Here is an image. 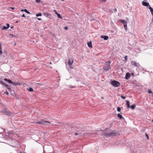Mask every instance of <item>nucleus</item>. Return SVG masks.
Returning a JSON list of instances; mask_svg holds the SVG:
<instances>
[{
	"mask_svg": "<svg viewBox=\"0 0 153 153\" xmlns=\"http://www.w3.org/2000/svg\"><path fill=\"white\" fill-rule=\"evenodd\" d=\"M10 8L13 10V9H14V7H10Z\"/></svg>",
	"mask_w": 153,
	"mask_h": 153,
	"instance_id": "79ce46f5",
	"label": "nucleus"
},
{
	"mask_svg": "<svg viewBox=\"0 0 153 153\" xmlns=\"http://www.w3.org/2000/svg\"><path fill=\"white\" fill-rule=\"evenodd\" d=\"M120 21L122 23L125 29L126 30H127V23L124 20H120Z\"/></svg>",
	"mask_w": 153,
	"mask_h": 153,
	"instance_id": "20e7f679",
	"label": "nucleus"
},
{
	"mask_svg": "<svg viewBox=\"0 0 153 153\" xmlns=\"http://www.w3.org/2000/svg\"><path fill=\"white\" fill-rule=\"evenodd\" d=\"M5 87L8 89L9 91L11 90V89L9 85H7Z\"/></svg>",
	"mask_w": 153,
	"mask_h": 153,
	"instance_id": "5701e85b",
	"label": "nucleus"
},
{
	"mask_svg": "<svg viewBox=\"0 0 153 153\" xmlns=\"http://www.w3.org/2000/svg\"><path fill=\"white\" fill-rule=\"evenodd\" d=\"M61 0V1H64V0Z\"/></svg>",
	"mask_w": 153,
	"mask_h": 153,
	"instance_id": "5fc2aeb1",
	"label": "nucleus"
},
{
	"mask_svg": "<svg viewBox=\"0 0 153 153\" xmlns=\"http://www.w3.org/2000/svg\"><path fill=\"white\" fill-rule=\"evenodd\" d=\"M104 69L105 71H108L110 69V67L109 64H107L104 67Z\"/></svg>",
	"mask_w": 153,
	"mask_h": 153,
	"instance_id": "1a4fd4ad",
	"label": "nucleus"
},
{
	"mask_svg": "<svg viewBox=\"0 0 153 153\" xmlns=\"http://www.w3.org/2000/svg\"><path fill=\"white\" fill-rule=\"evenodd\" d=\"M130 77V74L128 73H127L126 74L125 76V79H128Z\"/></svg>",
	"mask_w": 153,
	"mask_h": 153,
	"instance_id": "f8f14e48",
	"label": "nucleus"
},
{
	"mask_svg": "<svg viewBox=\"0 0 153 153\" xmlns=\"http://www.w3.org/2000/svg\"><path fill=\"white\" fill-rule=\"evenodd\" d=\"M21 153H26L25 152H24L23 153L21 152Z\"/></svg>",
	"mask_w": 153,
	"mask_h": 153,
	"instance_id": "09e8293b",
	"label": "nucleus"
},
{
	"mask_svg": "<svg viewBox=\"0 0 153 153\" xmlns=\"http://www.w3.org/2000/svg\"><path fill=\"white\" fill-rule=\"evenodd\" d=\"M80 134V133H75V134H74L75 135H79Z\"/></svg>",
	"mask_w": 153,
	"mask_h": 153,
	"instance_id": "c9c22d12",
	"label": "nucleus"
},
{
	"mask_svg": "<svg viewBox=\"0 0 153 153\" xmlns=\"http://www.w3.org/2000/svg\"><path fill=\"white\" fill-rule=\"evenodd\" d=\"M148 92L149 93H150V94H152V93H153L152 92V91L151 90H149L148 91Z\"/></svg>",
	"mask_w": 153,
	"mask_h": 153,
	"instance_id": "2f4dec72",
	"label": "nucleus"
},
{
	"mask_svg": "<svg viewBox=\"0 0 153 153\" xmlns=\"http://www.w3.org/2000/svg\"><path fill=\"white\" fill-rule=\"evenodd\" d=\"M111 85L115 87H117L120 86V83L118 81L114 80L111 82Z\"/></svg>",
	"mask_w": 153,
	"mask_h": 153,
	"instance_id": "f03ea898",
	"label": "nucleus"
},
{
	"mask_svg": "<svg viewBox=\"0 0 153 153\" xmlns=\"http://www.w3.org/2000/svg\"><path fill=\"white\" fill-rule=\"evenodd\" d=\"M7 29H8V28L6 26H4L2 28V30H6Z\"/></svg>",
	"mask_w": 153,
	"mask_h": 153,
	"instance_id": "cd10ccee",
	"label": "nucleus"
},
{
	"mask_svg": "<svg viewBox=\"0 0 153 153\" xmlns=\"http://www.w3.org/2000/svg\"><path fill=\"white\" fill-rule=\"evenodd\" d=\"M131 74H132V75H133V73H132Z\"/></svg>",
	"mask_w": 153,
	"mask_h": 153,
	"instance_id": "3c124183",
	"label": "nucleus"
},
{
	"mask_svg": "<svg viewBox=\"0 0 153 153\" xmlns=\"http://www.w3.org/2000/svg\"><path fill=\"white\" fill-rule=\"evenodd\" d=\"M109 64H110V61L109 62Z\"/></svg>",
	"mask_w": 153,
	"mask_h": 153,
	"instance_id": "864d4df0",
	"label": "nucleus"
},
{
	"mask_svg": "<svg viewBox=\"0 0 153 153\" xmlns=\"http://www.w3.org/2000/svg\"><path fill=\"white\" fill-rule=\"evenodd\" d=\"M101 38L102 39H103L104 40H107L108 38V37L107 36L103 35L101 36Z\"/></svg>",
	"mask_w": 153,
	"mask_h": 153,
	"instance_id": "9b49d317",
	"label": "nucleus"
},
{
	"mask_svg": "<svg viewBox=\"0 0 153 153\" xmlns=\"http://www.w3.org/2000/svg\"><path fill=\"white\" fill-rule=\"evenodd\" d=\"M56 14L59 18L62 19V17L60 14L58 13L57 12H56Z\"/></svg>",
	"mask_w": 153,
	"mask_h": 153,
	"instance_id": "412c9836",
	"label": "nucleus"
},
{
	"mask_svg": "<svg viewBox=\"0 0 153 153\" xmlns=\"http://www.w3.org/2000/svg\"><path fill=\"white\" fill-rule=\"evenodd\" d=\"M117 111L118 112H120L121 111V108L120 107H118L117 108Z\"/></svg>",
	"mask_w": 153,
	"mask_h": 153,
	"instance_id": "c85d7f7f",
	"label": "nucleus"
},
{
	"mask_svg": "<svg viewBox=\"0 0 153 153\" xmlns=\"http://www.w3.org/2000/svg\"><path fill=\"white\" fill-rule=\"evenodd\" d=\"M4 94H6L7 95H9V93L7 91H5L4 93Z\"/></svg>",
	"mask_w": 153,
	"mask_h": 153,
	"instance_id": "c756f323",
	"label": "nucleus"
},
{
	"mask_svg": "<svg viewBox=\"0 0 153 153\" xmlns=\"http://www.w3.org/2000/svg\"><path fill=\"white\" fill-rule=\"evenodd\" d=\"M43 14L44 16H45L47 17L48 18H50L51 17V14L48 13H43Z\"/></svg>",
	"mask_w": 153,
	"mask_h": 153,
	"instance_id": "9d476101",
	"label": "nucleus"
},
{
	"mask_svg": "<svg viewBox=\"0 0 153 153\" xmlns=\"http://www.w3.org/2000/svg\"><path fill=\"white\" fill-rule=\"evenodd\" d=\"M116 12L117 11V9L116 8H115L114 9H113Z\"/></svg>",
	"mask_w": 153,
	"mask_h": 153,
	"instance_id": "4c0bfd02",
	"label": "nucleus"
},
{
	"mask_svg": "<svg viewBox=\"0 0 153 153\" xmlns=\"http://www.w3.org/2000/svg\"><path fill=\"white\" fill-rule=\"evenodd\" d=\"M124 59L125 61L127 60V56H125Z\"/></svg>",
	"mask_w": 153,
	"mask_h": 153,
	"instance_id": "72a5a7b5",
	"label": "nucleus"
},
{
	"mask_svg": "<svg viewBox=\"0 0 153 153\" xmlns=\"http://www.w3.org/2000/svg\"><path fill=\"white\" fill-rule=\"evenodd\" d=\"M74 62L73 59L72 58H69L68 61V64L70 66V67L71 68V66L72 65V64Z\"/></svg>",
	"mask_w": 153,
	"mask_h": 153,
	"instance_id": "0eeeda50",
	"label": "nucleus"
},
{
	"mask_svg": "<svg viewBox=\"0 0 153 153\" xmlns=\"http://www.w3.org/2000/svg\"><path fill=\"white\" fill-rule=\"evenodd\" d=\"M3 112L4 113H5V114H6V115L8 116H10L11 115V112L7 110V109H5L4 110Z\"/></svg>",
	"mask_w": 153,
	"mask_h": 153,
	"instance_id": "423d86ee",
	"label": "nucleus"
},
{
	"mask_svg": "<svg viewBox=\"0 0 153 153\" xmlns=\"http://www.w3.org/2000/svg\"><path fill=\"white\" fill-rule=\"evenodd\" d=\"M117 116L118 117H119L120 119H123L124 120V118L123 117V116L120 115L119 113H118L117 114Z\"/></svg>",
	"mask_w": 153,
	"mask_h": 153,
	"instance_id": "4468645a",
	"label": "nucleus"
},
{
	"mask_svg": "<svg viewBox=\"0 0 153 153\" xmlns=\"http://www.w3.org/2000/svg\"><path fill=\"white\" fill-rule=\"evenodd\" d=\"M2 53V48H1V44L0 42V54H1Z\"/></svg>",
	"mask_w": 153,
	"mask_h": 153,
	"instance_id": "a878e982",
	"label": "nucleus"
},
{
	"mask_svg": "<svg viewBox=\"0 0 153 153\" xmlns=\"http://www.w3.org/2000/svg\"><path fill=\"white\" fill-rule=\"evenodd\" d=\"M0 84H1L2 85L4 86L5 87L7 85V84L4 83L3 81L1 80L0 81Z\"/></svg>",
	"mask_w": 153,
	"mask_h": 153,
	"instance_id": "6ab92c4d",
	"label": "nucleus"
},
{
	"mask_svg": "<svg viewBox=\"0 0 153 153\" xmlns=\"http://www.w3.org/2000/svg\"><path fill=\"white\" fill-rule=\"evenodd\" d=\"M106 0H102V1H105Z\"/></svg>",
	"mask_w": 153,
	"mask_h": 153,
	"instance_id": "de8ad7c7",
	"label": "nucleus"
},
{
	"mask_svg": "<svg viewBox=\"0 0 153 153\" xmlns=\"http://www.w3.org/2000/svg\"><path fill=\"white\" fill-rule=\"evenodd\" d=\"M152 121L153 122V120H152Z\"/></svg>",
	"mask_w": 153,
	"mask_h": 153,
	"instance_id": "603ef678",
	"label": "nucleus"
},
{
	"mask_svg": "<svg viewBox=\"0 0 153 153\" xmlns=\"http://www.w3.org/2000/svg\"><path fill=\"white\" fill-rule=\"evenodd\" d=\"M126 105H127V107L128 108H129L130 107V105H129V102L128 100H126Z\"/></svg>",
	"mask_w": 153,
	"mask_h": 153,
	"instance_id": "aec40b11",
	"label": "nucleus"
},
{
	"mask_svg": "<svg viewBox=\"0 0 153 153\" xmlns=\"http://www.w3.org/2000/svg\"><path fill=\"white\" fill-rule=\"evenodd\" d=\"M131 63L132 65H134L135 67H138L140 66V64L138 63H137L134 61H132Z\"/></svg>",
	"mask_w": 153,
	"mask_h": 153,
	"instance_id": "39448f33",
	"label": "nucleus"
},
{
	"mask_svg": "<svg viewBox=\"0 0 153 153\" xmlns=\"http://www.w3.org/2000/svg\"><path fill=\"white\" fill-rule=\"evenodd\" d=\"M104 134L110 137H113L115 136H117L118 134V133L115 131H113L110 132L108 133H105Z\"/></svg>",
	"mask_w": 153,
	"mask_h": 153,
	"instance_id": "f257e3e1",
	"label": "nucleus"
},
{
	"mask_svg": "<svg viewBox=\"0 0 153 153\" xmlns=\"http://www.w3.org/2000/svg\"><path fill=\"white\" fill-rule=\"evenodd\" d=\"M98 131V132H100L101 131Z\"/></svg>",
	"mask_w": 153,
	"mask_h": 153,
	"instance_id": "13d9d810",
	"label": "nucleus"
},
{
	"mask_svg": "<svg viewBox=\"0 0 153 153\" xmlns=\"http://www.w3.org/2000/svg\"><path fill=\"white\" fill-rule=\"evenodd\" d=\"M54 12L55 13H56V12H57V11H56V10H54Z\"/></svg>",
	"mask_w": 153,
	"mask_h": 153,
	"instance_id": "c03bdc74",
	"label": "nucleus"
},
{
	"mask_svg": "<svg viewBox=\"0 0 153 153\" xmlns=\"http://www.w3.org/2000/svg\"><path fill=\"white\" fill-rule=\"evenodd\" d=\"M88 45L89 48H92V42L90 41L88 43Z\"/></svg>",
	"mask_w": 153,
	"mask_h": 153,
	"instance_id": "f3484780",
	"label": "nucleus"
},
{
	"mask_svg": "<svg viewBox=\"0 0 153 153\" xmlns=\"http://www.w3.org/2000/svg\"><path fill=\"white\" fill-rule=\"evenodd\" d=\"M50 64H52V63H51V62H50Z\"/></svg>",
	"mask_w": 153,
	"mask_h": 153,
	"instance_id": "8fccbe9b",
	"label": "nucleus"
},
{
	"mask_svg": "<svg viewBox=\"0 0 153 153\" xmlns=\"http://www.w3.org/2000/svg\"><path fill=\"white\" fill-rule=\"evenodd\" d=\"M24 11H25L26 13L29 14H30V12H29L26 9H24Z\"/></svg>",
	"mask_w": 153,
	"mask_h": 153,
	"instance_id": "393cba45",
	"label": "nucleus"
},
{
	"mask_svg": "<svg viewBox=\"0 0 153 153\" xmlns=\"http://www.w3.org/2000/svg\"><path fill=\"white\" fill-rule=\"evenodd\" d=\"M42 16V14L41 13H39L36 14V17L40 16Z\"/></svg>",
	"mask_w": 153,
	"mask_h": 153,
	"instance_id": "bb28decb",
	"label": "nucleus"
},
{
	"mask_svg": "<svg viewBox=\"0 0 153 153\" xmlns=\"http://www.w3.org/2000/svg\"><path fill=\"white\" fill-rule=\"evenodd\" d=\"M33 123L35 124H42L43 125H48V124L50 123V122L47 121L42 120L37 123Z\"/></svg>",
	"mask_w": 153,
	"mask_h": 153,
	"instance_id": "7ed1b4c3",
	"label": "nucleus"
},
{
	"mask_svg": "<svg viewBox=\"0 0 153 153\" xmlns=\"http://www.w3.org/2000/svg\"><path fill=\"white\" fill-rule=\"evenodd\" d=\"M64 29L66 30H68V28L67 27H64Z\"/></svg>",
	"mask_w": 153,
	"mask_h": 153,
	"instance_id": "58836bf2",
	"label": "nucleus"
},
{
	"mask_svg": "<svg viewBox=\"0 0 153 153\" xmlns=\"http://www.w3.org/2000/svg\"><path fill=\"white\" fill-rule=\"evenodd\" d=\"M24 11V9H23L21 10V11Z\"/></svg>",
	"mask_w": 153,
	"mask_h": 153,
	"instance_id": "a18cd8bd",
	"label": "nucleus"
},
{
	"mask_svg": "<svg viewBox=\"0 0 153 153\" xmlns=\"http://www.w3.org/2000/svg\"><path fill=\"white\" fill-rule=\"evenodd\" d=\"M142 4L143 6H145L146 7H147V6L149 7L150 6V5H149V3L148 2H146L145 1H142Z\"/></svg>",
	"mask_w": 153,
	"mask_h": 153,
	"instance_id": "6e6552de",
	"label": "nucleus"
},
{
	"mask_svg": "<svg viewBox=\"0 0 153 153\" xmlns=\"http://www.w3.org/2000/svg\"><path fill=\"white\" fill-rule=\"evenodd\" d=\"M16 23H17V22H18V21H16Z\"/></svg>",
	"mask_w": 153,
	"mask_h": 153,
	"instance_id": "4d7b16f0",
	"label": "nucleus"
},
{
	"mask_svg": "<svg viewBox=\"0 0 153 153\" xmlns=\"http://www.w3.org/2000/svg\"><path fill=\"white\" fill-rule=\"evenodd\" d=\"M0 84H1L2 85L4 86L5 87L7 85V84L4 83L3 81L1 80L0 81Z\"/></svg>",
	"mask_w": 153,
	"mask_h": 153,
	"instance_id": "a211bd4d",
	"label": "nucleus"
},
{
	"mask_svg": "<svg viewBox=\"0 0 153 153\" xmlns=\"http://www.w3.org/2000/svg\"><path fill=\"white\" fill-rule=\"evenodd\" d=\"M6 26L8 28L9 27V26H10V25H9V24H7V25H6Z\"/></svg>",
	"mask_w": 153,
	"mask_h": 153,
	"instance_id": "f704fd0d",
	"label": "nucleus"
},
{
	"mask_svg": "<svg viewBox=\"0 0 153 153\" xmlns=\"http://www.w3.org/2000/svg\"><path fill=\"white\" fill-rule=\"evenodd\" d=\"M149 9L152 15L153 16V9L152 7H150V6L149 7Z\"/></svg>",
	"mask_w": 153,
	"mask_h": 153,
	"instance_id": "2eb2a0df",
	"label": "nucleus"
},
{
	"mask_svg": "<svg viewBox=\"0 0 153 153\" xmlns=\"http://www.w3.org/2000/svg\"><path fill=\"white\" fill-rule=\"evenodd\" d=\"M120 97L123 99H125L126 98V97H125V96H124L122 95H121L120 96Z\"/></svg>",
	"mask_w": 153,
	"mask_h": 153,
	"instance_id": "7c9ffc66",
	"label": "nucleus"
},
{
	"mask_svg": "<svg viewBox=\"0 0 153 153\" xmlns=\"http://www.w3.org/2000/svg\"><path fill=\"white\" fill-rule=\"evenodd\" d=\"M4 80L5 81L7 82L9 84H11L12 83H13L12 81L10 79H7L5 78L4 79Z\"/></svg>",
	"mask_w": 153,
	"mask_h": 153,
	"instance_id": "ddd939ff",
	"label": "nucleus"
},
{
	"mask_svg": "<svg viewBox=\"0 0 153 153\" xmlns=\"http://www.w3.org/2000/svg\"><path fill=\"white\" fill-rule=\"evenodd\" d=\"M10 27V28H11V29H12V28H13V26H11V27Z\"/></svg>",
	"mask_w": 153,
	"mask_h": 153,
	"instance_id": "37998d69",
	"label": "nucleus"
},
{
	"mask_svg": "<svg viewBox=\"0 0 153 153\" xmlns=\"http://www.w3.org/2000/svg\"><path fill=\"white\" fill-rule=\"evenodd\" d=\"M37 19L39 20H42V19L40 18H37Z\"/></svg>",
	"mask_w": 153,
	"mask_h": 153,
	"instance_id": "a19ab883",
	"label": "nucleus"
},
{
	"mask_svg": "<svg viewBox=\"0 0 153 153\" xmlns=\"http://www.w3.org/2000/svg\"><path fill=\"white\" fill-rule=\"evenodd\" d=\"M27 89L30 92H32L33 91V90L32 88H27Z\"/></svg>",
	"mask_w": 153,
	"mask_h": 153,
	"instance_id": "b1692460",
	"label": "nucleus"
},
{
	"mask_svg": "<svg viewBox=\"0 0 153 153\" xmlns=\"http://www.w3.org/2000/svg\"><path fill=\"white\" fill-rule=\"evenodd\" d=\"M146 136L147 137V138L148 139H149V136H148V135L146 133Z\"/></svg>",
	"mask_w": 153,
	"mask_h": 153,
	"instance_id": "e433bc0d",
	"label": "nucleus"
},
{
	"mask_svg": "<svg viewBox=\"0 0 153 153\" xmlns=\"http://www.w3.org/2000/svg\"><path fill=\"white\" fill-rule=\"evenodd\" d=\"M11 84L14 86L19 85H20V84L19 83L15 82H13V83H12Z\"/></svg>",
	"mask_w": 153,
	"mask_h": 153,
	"instance_id": "dca6fc26",
	"label": "nucleus"
},
{
	"mask_svg": "<svg viewBox=\"0 0 153 153\" xmlns=\"http://www.w3.org/2000/svg\"><path fill=\"white\" fill-rule=\"evenodd\" d=\"M74 87H72V88H74Z\"/></svg>",
	"mask_w": 153,
	"mask_h": 153,
	"instance_id": "6e6d98bb",
	"label": "nucleus"
},
{
	"mask_svg": "<svg viewBox=\"0 0 153 153\" xmlns=\"http://www.w3.org/2000/svg\"><path fill=\"white\" fill-rule=\"evenodd\" d=\"M135 106L136 105L134 104L130 106V107L132 109H134L135 108Z\"/></svg>",
	"mask_w": 153,
	"mask_h": 153,
	"instance_id": "4be33fe9",
	"label": "nucleus"
},
{
	"mask_svg": "<svg viewBox=\"0 0 153 153\" xmlns=\"http://www.w3.org/2000/svg\"><path fill=\"white\" fill-rule=\"evenodd\" d=\"M35 1L37 3H39L41 1L40 0H35Z\"/></svg>",
	"mask_w": 153,
	"mask_h": 153,
	"instance_id": "473e14b6",
	"label": "nucleus"
},
{
	"mask_svg": "<svg viewBox=\"0 0 153 153\" xmlns=\"http://www.w3.org/2000/svg\"><path fill=\"white\" fill-rule=\"evenodd\" d=\"M152 21H153V19Z\"/></svg>",
	"mask_w": 153,
	"mask_h": 153,
	"instance_id": "bf43d9fd",
	"label": "nucleus"
},
{
	"mask_svg": "<svg viewBox=\"0 0 153 153\" xmlns=\"http://www.w3.org/2000/svg\"><path fill=\"white\" fill-rule=\"evenodd\" d=\"M22 17H25V14H23L22 16Z\"/></svg>",
	"mask_w": 153,
	"mask_h": 153,
	"instance_id": "ea45409f",
	"label": "nucleus"
},
{
	"mask_svg": "<svg viewBox=\"0 0 153 153\" xmlns=\"http://www.w3.org/2000/svg\"><path fill=\"white\" fill-rule=\"evenodd\" d=\"M101 99H103V97H102L101 98Z\"/></svg>",
	"mask_w": 153,
	"mask_h": 153,
	"instance_id": "49530a36",
	"label": "nucleus"
}]
</instances>
